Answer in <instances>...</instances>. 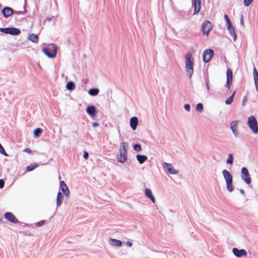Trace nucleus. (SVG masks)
<instances>
[{"instance_id": "1", "label": "nucleus", "mask_w": 258, "mask_h": 258, "mask_svg": "<svg viewBox=\"0 0 258 258\" xmlns=\"http://www.w3.org/2000/svg\"><path fill=\"white\" fill-rule=\"evenodd\" d=\"M43 52L49 58L55 57L57 53V47L53 44H49L46 47L42 49Z\"/></svg>"}, {"instance_id": "2", "label": "nucleus", "mask_w": 258, "mask_h": 258, "mask_svg": "<svg viewBox=\"0 0 258 258\" xmlns=\"http://www.w3.org/2000/svg\"><path fill=\"white\" fill-rule=\"evenodd\" d=\"M128 147L127 143L125 142L121 143V147L119 150V155L117 158L118 161L121 163L126 161L127 158L126 148Z\"/></svg>"}, {"instance_id": "3", "label": "nucleus", "mask_w": 258, "mask_h": 258, "mask_svg": "<svg viewBox=\"0 0 258 258\" xmlns=\"http://www.w3.org/2000/svg\"><path fill=\"white\" fill-rule=\"evenodd\" d=\"M223 174L226 182V186L227 190L231 192L233 191L232 183V176L231 173L227 170L224 169L223 170Z\"/></svg>"}, {"instance_id": "4", "label": "nucleus", "mask_w": 258, "mask_h": 258, "mask_svg": "<svg viewBox=\"0 0 258 258\" xmlns=\"http://www.w3.org/2000/svg\"><path fill=\"white\" fill-rule=\"evenodd\" d=\"M247 123L252 131L254 134H257L258 133V125L255 117L253 115L249 116L248 118Z\"/></svg>"}, {"instance_id": "5", "label": "nucleus", "mask_w": 258, "mask_h": 258, "mask_svg": "<svg viewBox=\"0 0 258 258\" xmlns=\"http://www.w3.org/2000/svg\"><path fill=\"white\" fill-rule=\"evenodd\" d=\"M213 29V25L209 21H206L203 22L202 26V29L204 33L207 36H208L210 32Z\"/></svg>"}, {"instance_id": "6", "label": "nucleus", "mask_w": 258, "mask_h": 258, "mask_svg": "<svg viewBox=\"0 0 258 258\" xmlns=\"http://www.w3.org/2000/svg\"><path fill=\"white\" fill-rule=\"evenodd\" d=\"M214 51L211 49L205 50L203 54V59L205 63L209 62L214 55Z\"/></svg>"}, {"instance_id": "7", "label": "nucleus", "mask_w": 258, "mask_h": 258, "mask_svg": "<svg viewBox=\"0 0 258 258\" xmlns=\"http://www.w3.org/2000/svg\"><path fill=\"white\" fill-rule=\"evenodd\" d=\"M241 177L247 184H250L251 178L247 169L246 167H243L241 169Z\"/></svg>"}, {"instance_id": "8", "label": "nucleus", "mask_w": 258, "mask_h": 258, "mask_svg": "<svg viewBox=\"0 0 258 258\" xmlns=\"http://www.w3.org/2000/svg\"><path fill=\"white\" fill-rule=\"evenodd\" d=\"M5 217L9 221L13 223H18V220L16 218L15 215L11 212H6L5 215Z\"/></svg>"}, {"instance_id": "9", "label": "nucleus", "mask_w": 258, "mask_h": 258, "mask_svg": "<svg viewBox=\"0 0 258 258\" xmlns=\"http://www.w3.org/2000/svg\"><path fill=\"white\" fill-rule=\"evenodd\" d=\"M232 252L235 256L238 257L246 255L247 253L245 250L238 249L236 248H233L232 249Z\"/></svg>"}, {"instance_id": "10", "label": "nucleus", "mask_w": 258, "mask_h": 258, "mask_svg": "<svg viewBox=\"0 0 258 258\" xmlns=\"http://www.w3.org/2000/svg\"><path fill=\"white\" fill-rule=\"evenodd\" d=\"M227 83L225 84V87L229 88L230 85H231L232 82V72L230 69H228L227 70Z\"/></svg>"}, {"instance_id": "11", "label": "nucleus", "mask_w": 258, "mask_h": 258, "mask_svg": "<svg viewBox=\"0 0 258 258\" xmlns=\"http://www.w3.org/2000/svg\"><path fill=\"white\" fill-rule=\"evenodd\" d=\"M192 5L194 7V14L198 13L201 8V0H193Z\"/></svg>"}, {"instance_id": "12", "label": "nucleus", "mask_w": 258, "mask_h": 258, "mask_svg": "<svg viewBox=\"0 0 258 258\" xmlns=\"http://www.w3.org/2000/svg\"><path fill=\"white\" fill-rule=\"evenodd\" d=\"M164 166L167 168L168 172L170 174H176L178 173V171L175 169L173 165L170 163H164Z\"/></svg>"}, {"instance_id": "13", "label": "nucleus", "mask_w": 258, "mask_h": 258, "mask_svg": "<svg viewBox=\"0 0 258 258\" xmlns=\"http://www.w3.org/2000/svg\"><path fill=\"white\" fill-rule=\"evenodd\" d=\"M60 186L64 195L69 196L70 195V190L64 181H61L60 182Z\"/></svg>"}, {"instance_id": "14", "label": "nucleus", "mask_w": 258, "mask_h": 258, "mask_svg": "<svg viewBox=\"0 0 258 258\" xmlns=\"http://www.w3.org/2000/svg\"><path fill=\"white\" fill-rule=\"evenodd\" d=\"M4 16L7 18L10 16L13 13V10L9 7H5L2 11Z\"/></svg>"}, {"instance_id": "15", "label": "nucleus", "mask_w": 258, "mask_h": 258, "mask_svg": "<svg viewBox=\"0 0 258 258\" xmlns=\"http://www.w3.org/2000/svg\"><path fill=\"white\" fill-rule=\"evenodd\" d=\"M138 123V118L136 116L133 117L130 119V125L131 128L133 130H135L137 128V126Z\"/></svg>"}, {"instance_id": "16", "label": "nucleus", "mask_w": 258, "mask_h": 258, "mask_svg": "<svg viewBox=\"0 0 258 258\" xmlns=\"http://www.w3.org/2000/svg\"><path fill=\"white\" fill-rule=\"evenodd\" d=\"M227 30H228L230 36L232 37L234 41L236 39V35L235 32L234 27L233 26L231 27H227Z\"/></svg>"}, {"instance_id": "17", "label": "nucleus", "mask_w": 258, "mask_h": 258, "mask_svg": "<svg viewBox=\"0 0 258 258\" xmlns=\"http://www.w3.org/2000/svg\"><path fill=\"white\" fill-rule=\"evenodd\" d=\"M86 111L91 116H94L96 112L95 107L93 105L89 106H88Z\"/></svg>"}, {"instance_id": "18", "label": "nucleus", "mask_w": 258, "mask_h": 258, "mask_svg": "<svg viewBox=\"0 0 258 258\" xmlns=\"http://www.w3.org/2000/svg\"><path fill=\"white\" fill-rule=\"evenodd\" d=\"M193 57L191 53L188 52L185 55V64H192Z\"/></svg>"}, {"instance_id": "19", "label": "nucleus", "mask_w": 258, "mask_h": 258, "mask_svg": "<svg viewBox=\"0 0 258 258\" xmlns=\"http://www.w3.org/2000/svg\"><path fill=\"white\" fill-rule=\"evenodd\" d=\"M231 128L235 135H237L238 134V132L237 130V121H233L231 122L230 124Z\"/></svg>"}, {"instance_id": "20", "label": "nucleus", "mask_w": 258, "mask_h": 258, "mask_svg": "<svg viewBox=\"0 0 258 258\" xmlns=\"http://www.w3.org/2000/svg\"><path fill=\"white\" fill-rule=\"evenodd\" d=\"M28 38L30 41L35 43H37L38 41V37L35 34H29Z\"/></svg>"}, {"instance_id": "21", "label": "nucleus", "mask_w": 258, "mask_h": 258, "mask_svg": "<svg viewBox=\"0 0 258 258\" xmlns=\"http://www.w3.org/2000/svg\"><path fill=\"white\" fill-rule=\"evenodd\" d=\"M145 194L146 196L153 202V203H154L155 202V200L152 195V192L151 189H146L145 190Z\"/></svg>"}, {"instance_id": "22", "label": "nucleus", "mask_w": 258, "mask_h": 258, "mask_svg": "<svg viewBox=\"0 0 258 258\" xmlns=\"http://www.w3.org/2000/svg\"><path fill=\"white\" fill-rule=\"evenodd\" d=\"M137 159L140 164H143L147 159V157L146 155L138 154L136 156Z\"/></svg>"}, {"instance_id": "23", "label": "nucleus", "mask_w": 258, "mask_h": 258, "mask_svg": "<svg viewBox=\"0 0 258 258\" xmlns=\"http://www.w3.org/2000/svg\"><path fill=\"white\" fill-rule=\"evenodd\" d=\"M110 243L112 245L115 246H120L122 244V242L120 240L116 239H110Z\"/></svg>"}, {"instance_id": "24", "label": "nucleus", "mask_w": 258, "mask_h": 258, "mask_svg": "<svg viewBox=\"0 0 258 258\" xmlns=\"http://www.w3.org/2000/svg\"><path fill=\"white\" fill-rule=\"evenodd\" d=\"M9 34L12 35H18L20 34V30L16 28H10Z\"/></svg>"}, {"instance_id": "25", "label": "nucleus", "mask_w": 258, "mask_h": 258, "mask_svg": "<svg viewBox=\"0 0 258 258\" xmlns=\"http://www.w3.org/2000/svg\"><path fill=\"white\" fill-rule=\"evenodd\" d=\"M63 198V195L60 192H58L57 195L56 199V206L58 207L60 205L62 202V199Z\"/></svg>"}, {"instance_id": "26", "label": "nucleus", "mask_w": 258, "mask_h": 258, "mask_svg": "<svg viewBox=\"0 0 258 258\" xmlns=\"http://www.w3.org/2000/svg\"><path fill=\"white\" fill-rule=\"evenodd\" d=\"M99 90L97 88H92L89 89L88 92L89 94L91 96H96L99 93Z\"/></svg>"}, {"instance_id": "27", "label": "nucleus", "mask_w": 258, "mask_h": 258, "mask_svg": "<svg viewBox=\"0 0 258 258\" xmlns=\"http://www.w3.org/2000/svg\"><path fill=\"white\" fill-rule=\"evenodd\" d=\"M38 166V165L37 163L31 164L26 167V170L27 171H31L37 168Z\"/></svg>"}, {"instance_id": "28", "label": "nucleus", "mask_w": 258, "mask_h": 258, "mask_svg": "<svg viewBox=\"0 0 258 258\" xmlns=\"http://www.w3.org/2000/svg\"><path fill=\"white\" fill-rule=\"evenodd\" d=\"M193 66H186L185 70L187 73H188L189 77L190 78L193 73Z\"/></svg>"}, {"instance_id": "29", "label": "nucleus", "mask_w": 258, "mask_h": 258, "mask_svg": "<svg viewBox=\"0 0 258 258\" xmlns=\"http://www.w3.org/2000/svg\"><path fill=\"white\" fill-rule=\"evenodd\" d=\"M75 88V83L73 82H69L67 84L66 88L69 90H73Z\"/></svg>"}, {"instance_id": "30", "label": "nucleus", "mask_w": 258, "mask_h": 258, "mask_svg": "<svg viewBox=\"0 0 258 258\" xmlns=\"http://www.w3.org/2000/svg\"><path fill=\"white\" fill-rule=\"evenodd\" d=\"M42 132V130L41 128H37L34 131V135L35 137L37 138L39 137L40 134Z\"/></svg>"}, {"instance_id": "31", "label": "nucleus", "mask_w": 258, "mask_h": 258, "mask_svg": "<svg viewBox=\"0 0 258 258\" xmlns=\"http://www.w3.org/2000/svg\"><path fill=\"white\" fill-rule=\"evenodd\" d=\"M235 93L234 92L229 97H228L225 101V103L228 105L231 104L233 100V97Z\"/></svg>"}, {"instance_id": "32", "label": "nucleus", "mask_w": 258, "mask_h": 258, "mask_svg": "<svg viewBox=\"0 0 258 258\" xmlns=\"http://www.w3.org/2000/svg\"><path fill=\"white\" fill-rule=\"evenodd\" d=\"M233 155L231 154H229L228 157L226 160V163L227 164H232L233 163Z\"/></svg>"}, {"instance_id": "33", "label": "nucleus", "mask_w": 258, "mask_h": 258, "mask_svg": "<svg viewBox=\"0 0 258 258\" xmlns=\"http://www.w3.org/2000/svg\"><path fill=\"white\" fill-rule=\"evenodd\" d=\"M134 149L137 152H140L142 150V147L140 145L136 144L134 146Z\"/></svg>"}, {"instance_id": "34", "label": "nucleus", "mask_w": 258, "mask_h": 258, "mask_svg": "<svg viewBox=\"0 0 258 258\" xmlns=\"http://www.w3.org/2000/svg\"><path fill=\"white\" fill-rule=\"evenodd\" d=\"M10 28H3L0 29V31L5 34H9Z\"/></svg>"}, {"instance_id": "35", "label": "nucleus", "mask_w": 258, "mask_h": 258, "mask_svg": "<svg viewBox=\"0 0 258 258\" xmlns=\"http://www.w3.org/2000/svg\"><path fill=\"white\" fill-rule=\"evenodd\" d=\"M197 110L198 111H201L203 110V104L202 103H198L197 105Z\"/></svg>"}, {"instance_id": "36", "label": "nucleus", "mask_w": 258, "mask_h": 258, "mask_svg": "<svg viewBox=\"0 0 258 258\" xmlns=\"http://www.w3.org/2000/svg\"><path fill=\"white\" fill-rule=\"evenodd\" d=\"M253 1V0H244V5L245 7H248Z\"/></svg>"}, {"instance_id": "37", "label": "nucleus", "mask_w": 258, "mask_h": 258, "mask_svg": "<svg viewBox=\"0 0 258 258\" xmlns=\"http://www.w3.org/2000/svg\"><path fill=\"white\" fill-rule=\"evenodd\" d=\"M44 223H45L44 220H41V221L38 222V223H37L36 225L37 226H42V225H43Z\"/></svg>"}, {"instance_id": "38", "label": "nucleus", "mask_w": 258, "mask_h": 258, "mask_svg": "<svg viewBox=\"0 0 258 258\" xmlns=\"http://www.w3.org/2000/svg\"><path fill=\"white\" fill-rule=\"evenodd\" d=\"M226 22L227 25V27H231V26H232V24L231 22L230 19L226 20Z\"/></svg>"}, {"instance_id": "39", "label": "nucleus", "mask_w": 258, "mask_h": 258, "mask_svg": "<svg viewBox=\"0 0 258 258\" xmlns=\"http://www.w3.org/2000/svg\"><path fill=\"white\" fill-rule=\"evenodd\" d=\"M226 22L227 25V27H231V26H232V24L231 22L230 19L226 20Z\"/></svg>"}, {"instance_id": "40", "label": "nucleus", "mask_w": 258, "mask_h": 258, "mask_svg": "<svg viewBox=\"0 0 258 258\" xmlns=\"http://www.w3.org/2000/svg\"><path fill=\"white\" fill-rule=\"evenodd\" d=\"M258 77V73L255 68H253V78Z\"/></svg>"}, {"instance_id": "41", "label": "nucleus", "mask_w": 258, "mask_h": 258, "mask_svg": "<svg viewBox=\"0 0 258 258\" xmlns=\"http://www.w3.org/2000/svg\"><path fill=\"white\" fill-rule=\"evenodd\" d=\"M184 108L185 109H186L187 111H189L190 110V105L188 104H186L184 106Z\"/></svg>"}, {"instance_id": "42", "label": "nucleus", "mask_w": 258, "mask_h": 258, "mask_svg": "<svg viewBox=\"0 0 258 258\" xmlns=\"http://www.w3.org/2000/svg\"><path fill=\"white\" fill-rule=\"evenodd\" d=\"M84 158L85 159H88L89 158V154L86 151H85L84 152V156H83Z\"/></svg>"}, {"instance_id": "43", "label": "nucleus", "mask_w": 258, "mask_h": 258, "mask_svg": "<svg viewBox=\"0 0 258 258\" xmlns=\"http://www.w3.org/2000/svg\"><path fill=\"white\" fill-rule=\"evenodd\" d=\"M5 182L3 179H0V188H3L4 186Z\"/></svg>"}, {"instance_id": "44", "label": "nucleus", "mask_w": 258, "mask_h": 258, "mask_svg": "<svg viewBox=\"0 0 258 258\" xmlns=\"http://www.w3.org/2000/svg\"><path fill=\"white\" fill-rule=\"evenodd\" d=\"M24 151L25 152H27L28 153H31V151L30 149H29V148H26L24 150Z\"/></svg>"}, {"instance_id": "45", "label": "nucleus", "mask_w": 258, "mask_h": 258, "mask_svg": "<svg viewBox=\"0 0 258 258\" xmlns=\"http://www.w3.org/2000/svg\"><path fill=\"white\" fill-rule=\"evenodd\" d=\"M240 24L242 26H244V20L243 19V16H241V19H240Z\"/></svg>"}, {"instance_id": "46", "label": "nucleus", "mask_w": 258, "mask_h": 258, "mask_svg": "<svg viewBox=\"0 0 258 258\" xmlns=\"http://www.w3.org/2000/svg\"><path fill=\"white\" fill-rule=\"evenodd\" d=\"M126 245L130 247H131L132 246V243L130 241H127L126 242Z\"/></svg>"}, {"instance_id": "47", "label": "nucleus", "mask_w": 258, "mask_h": 258, "mask_svg": "<svg viewBox=\"0 0 258 258\" xmlns=\"http://www.w3.org/2000/svg\"><path fill=\"white\" fill-rule=\"evenodd\" d=\"M14 13H16L17 14H22L23 12L22 11H16V12H14Z\"/></svg>"}, {"instance_id": "48", "label": "nucleus", "mask_w": 258, "mask_h": 258, "mask_svg": "<svg viewBox=\"0 0 258 258\" xmlns=\"http://www.w3.org/2000/svg\"><path fill=\"white\" fill-rule=\"evenodd\" d=\"M224 18H225V20L229 19L228 16L227 15H224Z\"/></svg>"}, {"instance_id": "49", "label": "nucleus", "mask_w": 258, "mask_h": 258, "mask_svg": "<svg viewBox=\"0 0 258 258\" xmlns=\"http://www.w3.org/2000/svg\"><path fill=\"white\" fill-rule=\"evenodd\" d=\"M206 86H207V90H209V83H206Z\"/></svg>"}, {"instance_id": "50", "label": "nucleus", "mask_w": 258, "mask_h": 258, "mask_svg": "<svg viewBox=\"0 0 258 258\" xmlns=\"http://www.w3.org/2000/svg\"><path fill=\"white\" fill-rule=\"evenodd\" d=\"M50 19H51L50 18H48V20L49 21H50Z\"/></svg>"}, {"instance_id": "51", "label": "nucleus", "mask_w": 258, "mask_h": 258, "mask_svg": "<svg viewBox=\"0 0 258 258\" xmlns=\"http://www.w3.org/2000/svg\"><path fill=\"white\" fill-rule=\"evenodd\" d=\"M25 1H26V0H25Z\"/></svg>"}]
</instances>
